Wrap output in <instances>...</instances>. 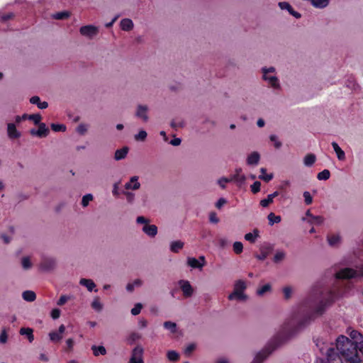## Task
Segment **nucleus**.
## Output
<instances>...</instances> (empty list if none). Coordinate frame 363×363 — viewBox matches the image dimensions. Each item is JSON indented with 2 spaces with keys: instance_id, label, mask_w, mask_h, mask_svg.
Returning <instances> with one entry per match:
<instances>
[{
  "instance_id": "nucleus-1",
  "label": "nucleus",
  "mask_w": 363,
  "mask_h": 363,
  "mask_svg": "<svg viewBox=\"0 0 363 363\" xmlns=\"http://www.w3.org/2000/svg\"><path fill=\"white\" fill-rule=\"evenodd\" d=\"M293 333L289 330V325L285 324L280 331L268 342L265 347L259 352L252 363H262L277 347L287 340Z\"/></svg>"
},
{
  "instance_id": "nucleus-2",
  "label": "nucleus",
  "mask_w": 363,
  "mask_h": 363,
  "mask_svg": "<svg viewBox=\"0 0 363 363\" xmlns=\"http://www.w3.org/2000/svg\"><path fill=\"white\" fill-rule=\"evenodd\" d=\"M336 348L347 363H362L357 350V345L348 337L344 335L339 336L336 340Z\"/></svg>"
},
{
  "instance_id": "nucleus-3",
  "label": "nucleus",
  "mask_w": 363,
  "mask_h": 363,
  "mask_svg": "<svg viewBox=\"0 0 363 363\" xmlns=\"http://www.w3.org/2000/svg\"><path fill=\"white\" fill-rule=\"evenodd\" d=\"M338 297L339 295L330 292L325 301L322 300L318 303L314 311L306 315L297 322V328L301 329L306 326L315 317L320 315L325 311L326 307L334 302Z\"/></svg>"
},
{
  "instance_id": "nucleus-4",
  "label": "nucleus",
  "mask_w": 363,
  "mask_h": 363,
  "mask_svg": "<svg viewBox=\"0 0 363 363\" xmlns=\"http://www.w3.org/2000/svg\"><path fill=\"white\" fill-rule=\"evenodd\" d=\"M315 342L320 353L325 354V358L320 359L318 363H342V359L335 352L330 343L322 338H317Z\"/></svg>"
},
{
  "instance_id": "nucleus-5",
  "label": "nucleus",
  "mask_w": 363,
  "mask_h": 363,
  "mask_svg": "<svg viewBox=\"0 0 363 363\" xmlns=\"http://www.w3.org/2000/svg\"><path fill=\"white\" fill-rule=\"evenodd\" d=\"M261 72L262 79L267 82L269 87L274 90L281 89L280 82L277 77L276 69L274 67H262Z\"/></svg>"
},
{
  "instance_id": "nucleus-6",
  "label": "nucleus",
  "mask_w": 363,
  "mask_h": 363,
  "mask_svg": "<svg viewBox=\"0 0 363 363\" xmlns=\"http://www.w3.org/2000/svg\"><path fill=\"white\" fill-rule=\"evenodd\" d=\"M247 288L246 282L243 280H238L235 282L233 286V291L228 295V299L230 301H245L247 298V295L245 294V290Z\"/></svg>"
},
{
  "instance_id": "nucleus-7",
  "label": "nucleus",
  "mask_w": 363,
  "mask_h": 363,
  "mask_svg": "<svg viewBox=\"0 0 363 363\" xmlns=\"http://www.w3.org/2000/svg\"><path fill=\"white\" fill-rule=\"evenodd\" d=\"M358 277H363V267L359 268L358 271L351 268H345L336 273L337 279H350Z\"/></svg>"
},
{
  "instance_id": "nucleus-8",
  "label": "nucleus",
  "mask_w": 363,
  "mask_h": 363,
  "mask_svg": "<svg viewBox=\"0 0 363 363\" xmlns=\"http://www.w3.org/2000/svg\"><path fill=\"white\" fill-rule=\"evenodd\" d=\"M144 348L142 345H136L131 351L130 356L128 363H145L144 362Z\"/></svg>"
},
{
  "instance_id": "nucleus-9",
  "label": "nucleus",
  "mask_w": 363,
  "mask_h": 363,
  "mask_svg": "<svg viewBox=\"0 0 363 363\" xmlns=\"http://www.w3.org/2000/svg\"><path fill=\"white\" fill-rule=\"evenodd\" d=\"M99 33V27L94 25H86L79 28V33L84 38L88 39L94 38Z\"/></svg>"
},
{
  "instance_id": "nucleus-10",
  "label": "nucleus",
  "mask_w": 363,
  "mask_h": 363,
  "mask_svg": "<svg viewBox=\"0 0 363 363\" xmlns=\"http://www.w3.org/2000/svg\"><path fill=\"white\" fill-rule=\"evenodd\" d=\"M178 284L184 298H190L194 294V289L189 281L182 279L179 281Z\"/></svg>"
},
{
  "instance_id": "nucleus-11",
  "label": "nucleus",
  "mask_w": 363,
  "mask_h": 363,
  "mask_svg": "<svg viewBox=\"0 0 363 363\" xmlns=\"http://www.w3.org/2000/svg\"><path fill=\"white\" fill-rule=\"evenodd\" d=\"M149 107L147 105L138 104L135 108V116L143 122H147L149 120Z\"/></svg>"
},
{
  "instance_id": "nucleus-12",
  "label": "nucleus",
  "mask_w": 363,
  "mask_h": 363,
  "mask_svg": "<svg viewBox=\"0 0 363 363\" xmlns=\"http://www.w3.org/2000/svg\"><path fill=\"white\" fill-rule=\"evenodd\" d=\"M57 265V262L55 258L45 257L43 258L40 264V269L43 272H50L53 270Z\"/></svg>"
},
{
  "instance_id": "nucleus-13",
  "label": "nucleus",
  "mask_w": 363,
  "mask_h": 363,
  "mask_svg": "<svg viewBox=\"0 0 363 363\" xmlns=\"http://www.w3.org/2000/svg\"><path fill=\"white\" fill-rule=\"evenodd\" d=\"M206 259L204 256H200L199 259L194 257L187 258V264L193 269H201L206 265Z\"/></svg>"
},
{
  "instance_id": "nucleus-14",
  "label": "nucleus",
  "mask_w": 363,
  "mask_h": 363,
  "mask_svg": "<svg viewBox=\"0 0 363 363\" xmlns=\"http://www.w3.org/2000/svg\"><path fill=\"white\" fill-rule=\"evenodd\" d=\"M65 331V326L64 325H61L57 330L51 331L49 333L50 340L53 342H60L63 337Z\"/></svg>"
},
{
  "instance_id": "nucleus-15",
  "label": "nucleus",
  "mask_w": 363,
  "mask_h": 363,
  "mask_svg": "<svg viewBox=\"0 0 363 363\" xmlns=\"http://www.w3.org/2000/svg\"><path fill=\"white\" fill-rule=\"evenodd\" d=\"M7 135L11 140L18 139L21 136V133L16 128L13 123L7 124Z\"/></svg>"
},
{
  "instance_id": "nucleus-16",
  "label": "nucleus",
  "mask_w": 363,
  "mask_h": 363,
  "mask_svg": "<svg viewBox=\"0 0 363 363\" xmlns=\"http://www.w3.org/2000/svg\"><path fill=\"white\" fill-rule=\"evenodd\" d=\"M139 177L133 176L130 178L129 181L126 182L124 187L126 190H138L140 188V183L139 182Z\"/></svg>"
},
{
  "instance_id": "nucleus-17",
  "label": "nucleus",
  "mask_w": 363,
  "mask_h": 363,
  "mask_svg": "<svg viewBox=\"0 0 363 363\" xmlns=\"http://www.w3.org/2000/svg\"><path fill=\"white\" fill-rule=\"evenodd\" d=\"M279 6L281 10H286L287 11L291 16L295 17L296 18L298 19L301 17V15L300 13L294 10L292 6L286 1H282L279 3Z\"/></svg>"
},
{
  "instance_id": "nucleus-18",
  "label": "nucleus",
  "mask_w": 363,
  "mask_h": 363,
  "mask_svg": "<svg viewBox=\"0 0 363 363\" xmlns=\"http://www.w3.org/2000/svg\"><path fill=\"white\" fill-rule=\"evenodd\" d=\"M260 160V155L258 152L254 151L249 154L247 157L246 162L247 165L256 166Z\"/></svg>"
},
{
  "instance_id": "nucleus-19",
  "label": "nucleus",
  "mask_w": 363,
  "mask_h": 363,
  "mask_svg": "<svg viewBox=\"0 0 363 363\" xmlns=\"http://www.w3.org/2000/svg\"><path fill=\"white\" fill-rule=\"evenodd\" d=\"M142 231L150 238H154L157 234V227L155 225H144L142 228Z\"/></svg>"
},
{
  "instance_id": "nucleus-20",
  "label": "nucleus",
  "mask_w": 363,
  "mask_h": 363,
  "mask_svg": "<svg viewBox=\"0 0 363 363\" xmlns=\"http://www.w3.org/2000/svg\"><path fill=\"white\" fill-rule=\"evenodd\" d=\"M143 281L140 279H135L126 285V290L128 292H133L135 289L140 288L143 286Z\"/></svg>"
},
{
  "instance_id": "nucleus-21",
  "label": "nucleus",
  "mask_w": 363,
  "mask_h": 363,
  "mask_svg": "<svg viewBox=\"0 0 363 363\" xmlns=\"http://www.w3.org/2000/svg\"><path fill=\"white\" fill-rule=\"evenodd\" d=\"M347 333L351 338L350 340L354 342L355 345H357L358 342H359L361 339L363 338V336L355 330H349Z\"/></svg>"
},
{
  "instance_id": "nucleus-22",
  "label": "nucleus",
  "mask_w": 363,
  "mask_h": 363,
  "mask_svg": "<svg viewBox=\"0 0 363 363\" xmlns=\"http://www.w3.org/2000/svg\"><path fill=\"white\" fill-rule=\"evenodd\" d=\"M333 148L336 153L337 157L339 160L343 161L345 160V152L340 147L338 144L336 142H333L331 143Z\"/></svg>"
},
{
  "instance_id": "nucleus-23",
  "label": "nucleus",
  "mask_w": 363,
  "mask_h": 363,
  "mask_svg": "<svg viewBox=\"0 0 363 363\" xmlns=\"http://www.w3.org/2000/svg\"><path fill=\"white\" fill-rule=\"evenodd\" d=\"M79 284L86 287L89 291H92L96 287L95 283L93 281V280L89 279H81L79 280Z\"/></svg>"
},
{
  "instance_id": "nucleus-24",
  "label": "nucleus",
  "mask_w": 363,
  "mask_h": 363,
  "mask_svg": "<svg viewBox=\"0 0 363 363\" xmlns=\"http://www.w3.org/2000/svg\"><path fill=\"white\" fill-rule=\"evenodd\" d=\"M30 102L32 104H35V105H37V106L40 108V109H45L46 108H48V102L46 101H40V99L39 96H32L30 99Z\"/></svg>"
},
{
  "instance_id": "nucleus-25",
  "label": "nucleus",
  "mask_w": 363,
  "mask_h": 363,
  "mask_svg": "<svg viewBox=\"0 0 363 363\" xmlns=\"http://www.w3.org/2000/svg\"><path fill=\"white\" fill-rule=\"evenodd\" d=\"M120 28L125 31L130 30L133 28V23L130 18H123L120 22Z\"/></svg>"
},
{
  "instance_id": "nucleus-26",
  "label": "nucleus",
  "mask_w": 363,
  "mask_h": 363,
  "mask_svg": "<svg viewBox=\"0 0 363 363\" xmlns=\"http://www.w3.org/2000/svg\"><path fill=\"white\" fill-rule=\"evenodd\" d=\"M38 125V129L37 130V136L38 138H44L49 133V129L46 125L43 123H40Z\"/></svg>"
},
{
  "instance_id": "nucleus-27",
  "label": "nucleus",
  "mask_w": 363,
  "mask_h": 363,
  "mask_svg": "<svg viewBox=\"0 0 363 363\" xmlns=\"http://www.w3.org/2000/svg\"><path fill=\"white\" fill-rule=\"evenodd\" d=\"M184 242L181 240L172 241L170 243V250L172 252L177 253L184 247Z\"/></svg>"
},
{
  "instance_id": "nucleus-28",
  "label": "nucleus",
  "mask_w": 363,
  "mask_h": 363,
  "mask_svg": "<svg viewBox=\"0 0 363 363\" xmlns=\"http://www.w3.org/2000/svg\"><path fill=\"white\" fill-rule=\"evenodd\" d=\"M19 333L21 335H26L30 342L34 340L33 330L32 328H21Z\"/></svg>"
},
{
  "instance_id": "nucleus-29",
  "label": "nucleus",
  "mask_w": 363,
  "mask_h": 363,
  "mask_svg": "<svg viewBox=\"0 0 363 363\" xmlns=\"http://www.w3.org/2000/svg\"><path fill=\"white\" fill-rule=\"evenodd\" d=\"M327 240H328V244L330 246L335 247V246H337L340 242L341 238L337 234H333V235H328Z\"/></svg>"
},
{
  "instance_id": "nucleus-30",
  "label": "nucleus",
  "mask_w": 363,
  "mask_h": 363,
  "mask_svg": "<svg viewBox=\"0 0 363 363\" xmlns=\"http://www.w3.org/2000/svg\"><path fill=\"white\" fill-rule=\"evenodd\" d=\"M231 182H235L238 186L243 184L246 180V177L244 174H234L230 177Z\"/></svg>"
},
{
  "instance_id": "nucleus-31",
  "label": "nucleus",
  "mask_w": 363,
  "mask_h": 363,
  "mask_svg": "<svg viewBox=\"0 0 363 363\" xmlns=\"http://www.w3.org/2000/svg\"><path fill=\"white\" fill-rule=\"evenodd\" d=\"M279 195L278 191H275L273 194H269L267 196V199H262L260 201V205L262 207H267L271 203L273 202V199L274 197L277 196Z\"/></svg>"
},
{
  "instance_id": "nucleus-32",
  "label": "nucleus",
  "mask_w": 363,
  "mask_h": 363,
  "mask_svg": "<svg viewBox=\"0 0 363 363\" xmlns=\"http://www.w3.org/2000/svg\"><path fill=\"white\" fill-rule=\"evenodd\" d=\"M22 297L25 301L32 302L35 300L36 295L34 291L28 290L23 292Z\"/></svg>"
},
{
  "instance_id": "nucleus-33",
  "label": "nucleus",
  "mask_w": 363,
  "mask_h": 363,
  "mask_svg": "<svg viewBox=\"0 0 363 363\" xmlns=\"http://www.w3.org/2000/svg\"><path fill=\"white\" fill-rule=\"evenodd\" d=\"M70 12L67 11H63L53 13L52 15V18L56 20H64L68 18L70 16Z\"/></svg>"
},
{
  "instance_id": "nucleus-34",
  "label": "nucleus",
  "mask_w": 363,
  "mask_h": 363,
  "mask_svg": "<svg viewBox=\"0 0 363 363\" xmlns=\"http://www.w3.org/2000/svg\"><path fill=\"white\" fill-rule=\"evenodd\" d=\"M128 148L124 147L122 149L115 151V160H122L125 158L128 154Z\"/></svg>"
},
{
  "instance_id": "nucleus-35",
  "label": "nucleus",
  "mask_w": 363,
  "mask_h": 363,
  "mask_svg": "<svg viewBox=\"0 0 363 363\" xmlns=\"http://www.w3.org/2000/svg\"><path fill=\"white\" fill-rule=\"evenodd\" d=\"M91 350L93 351L94 355L96 357L99 355H104L106 353V348L104 346L93 345Z\"/></svg>"
},
{
  "instance_id": "nucleus-36",
  "label": "nucleus",
  "mask_w": 363,
  "mask_h": 363,
  "mask_svg": "<svg viewBox=\"0 0 363 363\" xmlns=\"http://www.w3.org/2000/svg\"><path fill=\"white\" fill-rule=\"evenodd\" d=\"M316 157L313 154H308L305 156L303 163L307 167L312 166L315 162Z\"/></svg>"
},
{
  "instance_id": "nucleus-37",
  "label": "nucleus",
  "mask_w": 363,
  "mask_h": 363,
  "mask_svg": "<svg viewBox=\"0 0 363 363\" xmlns=\"http://www.w3.org/2000/svg\"><path fill=\"white\" fill-rule=\"evenodd\" d=\"M269 225H273L274 223H279L281 220L280 216H276L274 213H270L267 216Z\"/></svg>"
},
{
  "instance_id": "nucleus-38",
  "label": "nucleus",
  "mask_w": 363,
  "mask_h": 363,
  "mask_svg": "<svg viewBox=\"0 0 363 363\" xmlns=\"http://www.w3.org/2000/svg\"><path fill=\"white\" fill-rule=\"evenodd\" d=\"M141 337V334H140L139 333L133 332L129 335V336L127 338V341L128 344L132 345L135 342L140 340Z\"/></svg>"
},
{
  "instance_id": "nucleus-39",
  "label": "nucleus",
  "mask_w": 363,
  "mask_h": 363,
  "mask_svg": "<svg viewBox=\"0 0 363 363\" xmlns=\"http://www.w3.org/2000/svg\"><path fill=\"white\" fill-rule=\"evenodd\" d=\"M286 257V253L282 250L277 251L274 256V262L275 263H279L282 262Z\"/></svg>"
},
{
  "instance_id": "nucleus-40",
  "label": "nucleus",
  "mask_w": 363,
  "mask_h": 363,
  "mask_svg": "<svg viewBox=\"0 0 363 363\" xmlns=\"http://www.w3.org/2000/svg\"><path fill=\"white\" fill-rule=\"evenodd\" d=\"M21 265H22V267L23 268V269H25V270L30 269L33 266V264L30 261V257H22Z\"/></svg>"
},
{
  "instance_id": "nucleus-41",
  "label": "nucleus",
  "mask_w": 363,
  "mask_h": 363,
  "mask_svg": "<svg viewBox=\"0 0 363 363\" xmlns=\"http://www.w3.org/2000/svg\"><path fill=\"white\" fill-rule=\"evenodd\" d=\"M164 328L169 330L172 333L177 332V324L172 321H165L163 324Z\"/></svg>"
},
{
  "instance_id": "nucleus-42",
  "label": "nucleus",
  "mask_w": 363,
  "mask_h": 363,
  "mask_svg": "<svg viewBox=\"0 0 363 363\" xmlns=\"http://www.w3.org/2000/svg\"><path fill=\"white\" fill-rule=\"evenodd\" d=\"M258 237V230H255L253 233H248L245 234V239L252 243H254Z\"/></svg>"
},
{
  "instance_id": "nucleus-43",
  "label": "nucleus",
  "mask_w": 363,
  "mask_h": 363,
  "mask_svg": "<svg viewBox=\"0 0 363 363\" xmlns=\"http://www.w3.org/2000/svg\"><path fill=\"white\" fill-rule=\"evenodd\" d=\"M261 175H259V178L262 180H264V182H269L273 178L272 174H266V169L265 168H261L260 169Z\"/></svg>"
},
{
  "instance_id": "nucleus-44",
  "label": "nucleus",
  "mask_w": 363,
  "mask_h": 363,
  "mask_svg": "<svg viewBox=\"0 0 363 363\" xmlns=\"http://www.w3.org/2000/svg\"><path fill=\"white\" fill-rule=\"evenodd\" d=\"M307 222L311 224L320 225L323 223V218L320 216H313L310 219H307Z\"/></svg>"
},
{
  "instance_id": "nucleus-45",
  "label": "nucleus",
  "mask_w": 363,
  "mask_h": 363,
  "mask_svg": "<svg viewBox=\"0 0 363 363\" xmlns=\"http://www.w3.org/2000/svg\"><path fill=\"white\" fill-rule=\"evenodd\" d=\"M282 291H283V294H284V296L285 299L288 300L291 298L293 292H294L292 287L289 286H285L283 288Z\"/></svg>"
},
{
  "instance_id": "nucleus-46",
  "label": "nucleus",
  "mask_w": 363,
  "mask_h": 363,
  "mask_svg": "<svg viewBox=\"0 0 363 363\" xmlns=\"http://www.w3.org/2000/svg\"><path fill=\"white\" fill-rule=\"evenodd\" d=\"M330 172L328 169H324L319 172L317 175V178L319 180H327L330 178Z\"/></svg>"
},
{
  "instance_id": "nucleus-47",
  "label": "nucleus",
  "mask_w": 363,
  "mask_h": 363,
  "mask_svg": "<svg viewBox=\"0 0 363 363\" xmlns=\"http://www.w3.org/2000/svg\"><path fill=\"white\" fill-rule=\"evenodd\" d=\"M93 199H94L93 195L91 194H87L84 195L82 199V206L86 207L89 205V202L93 200Z\"/></svg>"
},
{
  "instance_id": "nucleus-48",
  "label": "nucleus",
  "mask_w": 363,
  "mask_h": 363,
  "mask_svg": "<svg viewBox=\"0 0 363 363\" xmlns=\"http://www.w3.org/2000/svg\"><path fill=\"white\" fill-rule=\"evenodd\" d=\"M91 307L96 311H100L102 309V304L98 297L95 298L92 301Z\"/></svg>"
},
{
  "instance_id": "nucleus-49",
  "label": "nucleus",
  "mask_w": 363,
  "mask_h": 363,
  "mask_svg": "<svg viewBox=\"0 0 363 363\" xmlns=\"http://www.w3.org/2000/svg\"><path fill=\"white\" fill-rule=\"evenodd\" d=\"M167 358L170 361L175 362L179 359V354L174 350H169L167 354Z\"/></svg>"
},
{
  "instance_id": "nucleus-50",
  "label": "nucleus",
  "mask_w": 363,
  "mask_h": 363,
  "mask_svg": "<svg viewBox=\"0 0 363 363\" xmlns=\"http://www.w3.org/2000/svg\"><path fill=\"white\" fill-rule=\"evenodd\" d=\"M270 290L271 286L270 284H267L258 289L257 291V294L259 296H263L265 293L269 291Z\"/></svg>"
},
{
  "instance_id": "nucleus-51",
  "label": "nucleus",
  "mask_w": 363,
  "mask_h": 363,
  "mask_svg": "<svg viewBox=\"0 0 363 363\" xmlns=\"http://www.w3.org/2000/svg\"><path fill=\"white\" fill-rule=\"evenodd\" d=\"M147 135V134L146 131L141 130L138 134L135 135L134 138L137 141H144L146 139Z\"/></svg>"
},
{
  "instance_id": "nucleus-52",
  "label": "nucleus",
  "mask_w": 363,
  "mask_h": 363,
  "mask_svg": "<svg viewBox=\"0 0 363 363\" xmlns=\"http://www.w3.org/2000/svg\"><path fill=\"white\" fill-rule=\"evenodd\" d=\"M51 128L55 132H65L66 130V126L63 124L52 123Z\"/></svg>"
},
{
  "instance_id": "nucleus-53",
  "label": "nucleus",
  "mask_w": 363,
  "mask_h": 363,
  "mask_svg": "<svg viewBox=\"0 0 363 363\" xmlns=\"http://www.w3.org/2000/svg\"><path fill=\"white\" fill-rule=\"evenodd\" d=\"M233 251L235 254H240L243 250V245L241 242H235L233 243Z\"/></svg>"
},
{
  "instance_id": "nucleus-54",
  "label": "nucleus",
  "mask_w": 363,
  "mask_h": 363,
  "mask_svg": "<svg viewBox=\"0 0 363 363\" xmlns=\"http://www.w3.org/2000/svg\"><path fill=\"white\" fill-rule=\"evenodd\" d=\"M123 194L125 197L126 201L129 203H133L135 201V194L128 191H124Z\"/></svg>"
},
{
  "instance_id": "nucleus-55",
  "label": "nucleus",
  "mask_w": 363,
  "mask_h": 363,
  "mask_svg": "<svg viewBox=\"0 0 363 363\" xmlns=\"http://www.w3.org/2000/svg\"><path fill=\"white\" fill-rule=\"evenodd\" d=\"M228 182H231V179L230 178L221 177L217 181V184L222 188L223 189H225L226 184Z\"/></svg>"
},
{
  "instance_id": "nucleus-56",
  "label": "nucleus",
  "mask_w": 363,
  "mask_h": 363,
  "mask_svg": "<svg viewBox=\"0 0 363 363\" xmlns=\"http://www.w3.org/2000/svg\"><path fill=\"white\" fill-rule=\"evenodd\" d=\"M269 139L272 142L274 143V145L277 149H279L281 147L282 143L281 141L279 140L278 138L275 135H271L269 136Z\"/></svg>"
},
{
  "instance_id": "nucleus-57",
  "label": "nucleus",
  "mask_w": 363,
  "mask_h": 363,
  "mask_svg": "<svg viewBox=\"0 0 363 363\" xmlns=\"http://www.w3.org/2000/svg\"><path fill=\"white\" fill-rule=\"evenodd\" d=\"M89 125L84 123L79 124L77 128V132L79 133L80 135H84L87 130H88Z\"/></svg>"
},
{
  "instance_id": "nucleus-58",
  "label": "nucleus",
  "mask_w": 363,
  "mask_h": 363,
  "mask_svg": "<svg viewBox=\"0 0 363 363\" xmlns=\"http://www.w3.org/2000/svg\"><path fill=\"white\" fill-rule=\"evenodd\" d=\"M150 220L148 218H147L143 216H138L136 218V223L141 224V225H143V226L148 225L150 223Z\"/></svg>"
},
{
  "instance_id": "nucleus-59",
  "label": "nucleus",
  "mask_w": 363,
  "mask_h": 363,
  "mask_svg": "<svg viewBox=\"0 0 363 363\" xmlns=\"http://www.w3.org/2000/svg\"><path fill=\"white\" fill-rule=\"evenodd\" d=\"M28 119L33 121L35 125L40 123L41 116L40 114H31L28 116Z\"/></svg>"
},
{
  "instance_id": "nucleus-60",
  "label": "nucleus",
  "mask_w": 363,
  "mask_h": 363,
  "mask_svg": "<svg viewBox=\"0 0 363 363\" xmlns=\"http://www.w3.org/2000/svg\"><path fill=\"white\" fill-rule=\"evenodd\" d=\"M143 308V305L140 303H138L135 305V306L131 309V314L133 315H138L141 309Z\"/></svg>"
},
{
  "instance_id": "nucleus-61",
  "label": "nucleus",
  "mask_w": 363,
  "mask_h": 363,
  "mask_svg": "<svg viewBox=\"0 0 363 363\" xmlns=\"http://www.w3.org/2000/svg\"><path fill=\"white\" fill-rule=\"evenodd\" d=\"M196 345L195 343L189 344L184 350L185 354L190 355V354L196 349Z\"/></svg>"
},
{
  "instance_id": "nucleus-62",
  "label": "nucleus",
  "mask_w": 363,
  "mask_h": 363,
  "mask_svg": "<svg viewBox=\"0 0 363 363\" xmlns=\"http://www.w3.org/2000/svg\"><path fill=\"white\" fill-rule=\"evenodd\" d=\"M261 183L259 182H255L251 186V190L254 194H256L260 191Z\"/></svg>"
},
{
  "instance_id": "nucleus-63",
  "label": "nucleus",
  "mask_w": 363,
  "mask_h": 363,
  "mask_svg": "<svg viewBox=\"0 0 363 363\" xmlns=\"http://www.w3.org/2000/svg\"><path fill=\"white\" fill-rule=\"evenodd\" d=\"M303 197H304L305 203L307 205H309L312 203L313 198L308 191L303 192Z\"/></svg>"
},
{
  "instance_id": "nucleus-64",
  "label": "nucleus",
  "mask_w": 363,
  "mask_h": 363,
  "mask_svg": "<svg viewBox=\"0 0 363 363\" xmlns=\"http://www.w3.org/2000/svg\"><path fill=\"white\" fill-rule=\"evenodd\" d=\"M209 221L212 223H218L219 222V218H218L216 213H215V212L210 213Z\"/></svg>"
}]
</instances>
